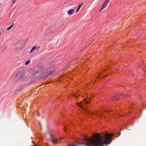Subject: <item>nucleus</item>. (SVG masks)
Masks as SVG:
<instances>
[{
  "label": "nucleus",
  "instance_id": "27",
  "mask_svg": "<svg viewBox=\"0 0 146 146\" xmlns=\"http://www.w3.org/2000/svg\"><path fill=\"white\" fill-rule=\"evenodd\" d=\"M83 3H82L80 4H79V5H81V6L83 4Z\"/></svg>",
  "mask_w": 146,
  "mask_h": 146
},
{
  "label": "nucleus",
  "instance_id": "23",
  "mask_svg": "<svg viewBox=\"0 0 146 146\" xmlns=\"http://www.w3.org/2000/svg\"><path fill=\"white\" fill-rule=\"evenodd\" d=\"M69 146H76L75 145H69Z\"/></svg>",
  "mask_w": 146,
  "mask_h": 146
},
{
  "label": "nucleus",
  "instance_id": "1",
  "mask_svg": "<svg viewBox=\"0 0 146 146\" xmlns=\"http://www.w3.org/2000/svg\"><path fill=\"white\" fill-rule=\"evenodd\" d=\"M116 134L115 132H106L105 134L104 141L101 137L98 136L97 138L93 139H86L85 142H81L76 140L75 143L78 145H82L85 146H103L106 144H110L111 142L112 136Z\"/></svg>",
  "mask_w": 146,
  "mask_h": 146
},
{
  "label": "nucleus",
  "instance_id": "5",
  "mask_svg": "<svg viewBox=\"0 0 146 146\" xmlns=\"http://www.w3.org/2000/svg\"><path fill=\"white\" fill-rule=\"evenodd\" d=\"M105 71V70H103V72L101 71L95 77L94 81H93L94 84H95L96 82L106 77V75L103 74V72Z\"/></svg>",
  "mask_w": 146,
  "mask_h": 146
},
{
  "label": "nucleus",
  "instance_id": "28",
  "mask_svg": "<svg viewBox=\"0 0 146 146\" xmlns=\"http://www.w3.org/2000/svg\"><path fill=\"white\" fill-rule=\"evenodd\" d=\"M42 139L41 138H40V141H42Z\"/></svg>",
  "mask_w": 146,
  "mask_h": 146
},
{
  "label": "nucleus",
  "instance_id": "13",
  "mask_svg": "<svg viewBox=\"0 0 146 146\" xmlns=\"http://www.w3.org/2000/svg\"><path fill=\"white\" fill-rule=\"evenodd\" d=\"M36 46H34L32 48L31 50H30L29 52L30 53H32L34 52V51L35 50V49L36 48Z\"/></svg>",
  "mask_w": 146,
  "mask_h": 146
},
{
  "label": "nucleus",
  "instance_id": "6",
  "mask_svg": "<svg viewBox=\"0 0 146 146\" xmlns=\"http://www.w3.org/2000/svg\"><path fill=\"white\" fill-rule=\"evenodd\" d=\"M50 136L51 141L54 144H56L60 143L58 141V139L52 134H50Z\"/></svg>",
  "mask_w": 146,
  "mask_h": 146
},
{
  "label": "nucleus",
  "instance_id": "19",
  "mask_svg": "<svg viewBox=\"0 0 146 146\" xmlns=\"http://www.w3.org/2000/svg\"><path fill=\"white\" fill-rule=\"evenodd\" d=\"M110 0H106L105 2V3H106L108 4L109 3Z\"/></svg>",
  "mask_w": 146,
  "mask_h": 146
},
{
  "label": "nucleus",
  "instance_id": "14",
  "mask_svg": "<svg viewBox=\"0 0 146 146\" xmlns=\"http://www.w3.org/2000/svg\"><path fill=\"white\" fill-rule=\"evenodd\" d=\"M54 71H47V75H48V76L52 74L54 72Z\"/></svg>",
  "mask_w": 146,
  "mask_h": 146
},
{
  "label": "nucleus",
  "instance_id": "17",
  "mask_svg": "<svg viewBox=\"0 0 146 146\" xmlns=\"http://www.w3.org/2000/svg\"><path fill=\"white\" fill-rule=\"evenodd\" d=\"M68 130V128L67 127L66 125H65L64 127V131H66L67 130Z\"/></svg>",
  "mask_w": 146,
  "mask_h": 146
},
{
  "label": "nucleus",
  "instance_id": "9",
  "mask_svg": "<svg viewBox=\"0 0 146 146\" xmlns=\"http://www.w3.org/2000/svg\"><path fill=\"white\" fill-rule=\"evenodd\" d=\"M120 94L118 93H115L112 97V100H117L119 98Z\"/></svg>",
  "mask_w": 146,
  "mask_h": 146
},
{
  "label": "nucleus",
  "instance_id": "22",
  "mask_svg": "<svg viewBox=\"0 0 146 146\" xmlns=\"http://www.w3.org/2000/svg\"><path fill=\"white\" fill-rule=\"evenodd\" d=\"M22 45L21 46V48H20H20H23V45L24 44H22Z\"/></svg>",
  "mask_w": 146,
  "mask_h": 146
},
{
  "label": "nucleus",
  "instance_id": "26",
  "mask_svg": "<svg viewBox=\"0 0 146 146\" xmlns=\"http://www.w3.org/2000/svg\"><path fill=\"white\" fill-rule=\"evenodd\" d=\"M37 114H38V116H39L40 114L38 113H37Z\"/></svg>",
  "mask_w": 146,
  "mask_h": 146
},
{
  "label": "nucleus",
  "instance_id": "20",
  "mask_svg": "<svg viewBox=\"0 0 146 146\" xmlns=\"http://www.w3.org/2000/svg\"><path fill=\"white\" fill-rule=\"evenodd\" d=\"M145 105V104L143 103L141 106V107H144Z\"/></svg>",
  "mask_w": 146,
  "mask_h": 146
},
{
  "label": "nucleus",
  "instance_id": "30",
  "mask_svg": "<svg viewBox=\"0 0 146 146\" xmlns=\"http://www.w3.org/2000/svg\"><path fill=\"white\" fill-rule=\"evenodd\" d=\"M46 146H49V145L48 144L46 145Z\"/></svg>",
  "mask_w": 146,
  "mask_h": 146
},
{
  "label": "nucleus",
  "instance_id": "24",
  "mask_svg": "<svg viewBox=\"0 0 146 146\" xmlns=\"http://www.w3.org/2000/svg\"><path fill=\"white\" fill-rule=\"evenodd\" d=\"M16 0H14L13 1V2H12V3H15Z\"/></svg>",
  "mask_w": 146,
  "mask_h": 146
},
{
  "label": "nucleus",
  "instance_id": "3",
  "mask_svg": "<svg viewBox=\"0 0 146 146\" xmlns=\"http://www.w3.org/2000/svg\"><path fill=\"white\" fill-rule=\"evenodd\" d=\"M43 68L42 66L39 65L36 67H35L33 69V75L35 74H40L39 76L42 77H48L47 72H43Z\"/></svg>",
  "mask_w": 146,
  "mask_h": 146
},
{
  "label": "nucleus",
  "instance_id": "10",
  "mask_svg": "<svg viewBox=\"0 0 146 146\" xmlns=\"http://www.w3.org/2000/svg\"><path fill=\"white\" fill-rule=\"evenodd\" d=\"M51 29V27H49V29H46V31L45 32V33L46 35L50 34L52 33V31L50 29Z\"/></svg>",
  "mask_w": 146,
  "mask_h": 146
},
{
  "label": "nucleus",
  "instance_id": "29",
  "mask_svg": "<svg viewBox=\"0 0 146 146\" xmlns=\"http://www.w3.org/2000/svg\"><path fill=\"white\" fill-rule=\"evenodd\" d=\"M40 48V46H38V48H38V49H39V48Z\"/></svg>",
  "mask_w": 146,
  "mask_h": 146
},
{
  "label": "nucleus",
  "instance_id": "2",
  "mask_svg": "<svg viewBox=\"0 0 146 146\" xmlns=\"http://www.w3.org/2000/svg\"><path fill=\"white\" fill-rule=\"evenodd\" d=\"M92 100V97L87 96V98L84 99V102L81 101L80 103H77V106L80 110L84 113L91 116L96 115H98L97 112H94L87 109L88 107L87 105L89 104L90 101Z\"/></svg>",
  "mask_w": 146,
  "mask_h": 146
},
{
  "label": "nucleus",
  "instance_id": "15",
  "mask_svg": "<svg viewBox=\"0 0 146 146\" xmlns=\"http://www.w3.org/2000/svg\"><path fill=\"white\" fill-rule=\"evenodd\" d=\"M14 24V23H13L11 25V26H10L9 27H8L7 28V31H9V30L13 27V25Z\"/></svg>",
  "mask_w": 146,
  "mask_h": 146
},
{
  "label": "nucleus",
  "instance_id": "12",
  "mask_svg": "<svg viewBox=\"0 0 146 146\" xmlns=\"http://www.w3.org/2000/svg\"><path fill=\"white\" fill-rule=\"evenodd\" d=\"M108 4H107L106 3H105L104 2L103 3L101 9L100 10L99 12H100L101 11H102L103 9Z\"/></svg>",
  "mask_w": 146,
  "mask_h": 146
},
{
  "label": "nucleus",
  "instance_id": "11",
  "mask_svg": "<svg viewBox=\"0 0 146 146\" xmlns=\"http://www.w3.org/2000/svg\"><path fill=\"white\" fill-rule=\"evenodd\" d=\"M74 11V9H71L68 10L67 12V14L69 15H71L72 14Z\"/></svg>",
  "mask_w": 146,
  "mask_h": 146
},
{
  "label": "nucleus",
  "instance_id": "25",
  "mask_svg": "<svg viewBox=\"0 0 146 146\" xmlns=\"http://www.w3.org/2000/svg\"><path fill=\"white\" fill-rule=\"evenodd\" d=\"M118 135H120V134H121V133H120V132H119V133H118Z\"/></svg>",
  "mask_w": 146,
  "mask_h": 146
},
{
  "label": "nucleus",
  "instance_id": "7",
  "mask_svg": "<svg viewBox=\"0 0 146 146\" xmlns=\"http://www.w3.org/2000/svg\"><path fill=\"white\" fill-rule=\"evenodd\" d=\"M24 71H22L21 73H19L16 75L15 78H18L20 80H24L25 79V78L23 76H24Z\"/></svg>",
  "mask_w": 146,
  "mask_h": 146
},
{
  "label": "nucleus",
  "instance_id": "8",
  "mask_svg": "<svg viewBox=\"0 0 146 146\" xmlns=\"http://www.w3.org/2000/svg\"><path fill=\"white\" fill-rule=\"evenodd\" d=\"M80 95V92L78 91H75L74 92H72L71 95V96L77 99L78 97Z\"/></svg>",
  "mask_w": 146,
  "mask_h": 146
},
{
  "label": "nucleus",
  "instance_id": "18",
  "mask_svg": "<svg viewBox=\"0 0 146 146\" xmlns=\"http://www.w3.org/2000/svg\"><path fill=\"white\" fill-rule=\"evenodd\" d=\"M30 61H31V60H28L27 61L25 62V65H27L28 64H29L30 63Z\"/></svg>",
  "mask_w": 146,
  "mask_h": 146
},
{
  "label": "nucleus",
  "instance_id": "16",
  "mask_svg": "<svg viewBox=\"0 0 146 146\" xmlns=\"http://www.w3.org/2000/svg\"><path fill=\"white\" fill-rule=\"evenodd\" d=\"M81 5H79L78 6V7L76 11V13H77L78 11H79L80 7H81Z\"/></svg>",
  "mask_w": 146,
  "mask_h": 146
},
{
  "label": "nucleus",
  "instance_id": "4",
  "mask_svg": "<svg viewBox=\"0 0 146 146\" xmlns=\"http://www.w3.org/2000/svg\"><path fill=\"white\" fill-rule=\"evenodd\" d=\"M129 109L130 110V111L129 112V113H127L126 114L127 115H129L130 113L132 112V111H134L133 113H136V112L135 111V110L138 109V110L139 111H141V109L139 106L137 107L135 105H134L133 104L131 103L129 105Z\"/></svg>",
  "mask_w": 146,
  "mask_h": 146
},
{
  "label": "nucleus",
  "instance_id": "21",
  "mask_svg": "<svg viewBox=\"0 0 146 146\" xmlns=\"http://www.w3.org/2000/svg\"><path fill=\"white\" fill-rule=\"evenodd\" d=\"M22 88L21 87H20L19 89H18V90H21L22 89Z\"/></svg>",
  "mask_w": 146,
  "mask_h": 146
}]
</instances>
